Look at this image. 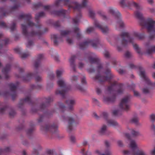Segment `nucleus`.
<instances>
[{"label": "nucleus", "mask_w": 155, "mask_h": 155, "mask_svg": "<svg viewBox=\"0 0 155 155\" xmlns=\"http://www.w3.org/2000/svg\"><path fill=\"white\" fill-rule=\"evenodd\" d=\"M63 72L61 71L57 70L56 71L57 76L58 78H60Z\"/></svg>", "instance_id": "obj_60"}, {"label": "nucleus", "mask_w": 155, "mask_h": 155, "mask_svg": "<svg viewBox=\"0 0 155 155\" xmlns=\"http://www.w3.org/2000/svg\"><path fill=\"white\" fill-rule=\"evenodd\" d=\"M9 115L11 117H13L16 114L15 112L13 110H11L9 113Z\"/></svg>", "instance_id": "obj_64"}, {"label": "nucleus", "mask_w": 155, "mask_h": 155, "mask_svg": "<svg viewBox=\"0 0 155 155\" xmlns=\"http://www.w3.org/2000/svg\"><path fill=\"white\" fill-rule=\"evenodd\" d=\"M144 37V34L136 31L132 32L130 35L128 32H124L115 38L114 43H110L115 47L119 51L122 50V48L118 46L119 44H121L122 46L125 47L131 44L136 51L139 54H141L140 48L137 44H135V42L137 40H143Z\"/></svg>", "instance_id": "obj_2"}, {"label": "nucleus", "mask_w": 155, "mask_h": 155, "mask_svg": "<svg viewBox=\"0 0 155 155\" xmlns=\"http://www.w3.org/2000/svg\"><path fill=\"white\" fill-rule=\"evenodd\" d=\"M130 97V95H128L122 99L119 105V107L120 109L126 111L129 110L130 108L129 102Z\"/></svg>", "instance_id": "obj_12"}, {"label": "nucleus", "mask_w": 155, "mask_h": 155, "mask_svg": "<svg viewBox=\"0 0 155 155\" xmlns=\"http://www.w3.org/2000/svg\"><path fill=\"white\" fill-rule=\"evenodd\" d=\"M96 91L98 95L101 94L102 92V90L100 87H97L96 88Z\"/></svg>", "instance_id": "obj_59"}, {"label": "nucleus", "mask_w": 155, "mask_h": 155, "mask_svg": "<svg viewBox=\"0 0 155 155\" xmlns=\"http://www.w3.org/2000/svg\"><path fill=\"white\" fill-rule=\"evenodd\" d=\"M89 45H91L93 48H96L101 46L102 44L99 38H97L92 40L87 39L80 44L79 46L81 49H83Z\"/></svg>", "instance_id": "obj_7"}, {"label": "nucleus", "mask_w": 155, "mask_h": 155, "mask_svg": "<svg viewBox=\"0 0 155 155\" xmlns=\"http://www.w3.org/2000/svg\"><path fill=\"white\" fill-rule=\"evenodd\" d=\"M149 43H146L145 45L147 48L146 53L147 54H152L153 52H155V46H150Z\"/></svg>", "instance_id": "obj_24"}, {"label": "nucleus", "mask_w": 155, "mask_h": 155, "mask_svg": "<svg viewBox=\"0 0 155 155\" xmlns=\"http://www.w3.org/2000/svg\"><path fill=\"white\" fill-rule=\"evenodd\" d=\"M34 130V125H32L31 126V128L28 129L26 131L27 134L28 135H30L33 132V130Z\"/></svg>", "instance_id": "obj_41"}, {"label": "nucleus", "mask_w": 155, "mask_h": 155, "mask_svg": "<svg viewBox=\"0 0 155 155\" xmlns=\"http://www.w3.org/2000/svg\"><path fill=\"white\" fill-rule=\"evenodd\" d=\"M94 24L95 26L101 30L103 33H107L109 31V29L107 26H102L96 20H94Z\"/></svg>", "instance_id": "obj_19"}, {"label": "nucleus", "mask_w": 155, "mask_h": 155, "mask_svg": "<svg viewBox=\"0 0 155 155\" xmlns=\"http://www.w3.org/2000/svg\"><path fill=\"white\" fill-rule=\"evenodd\" d=\"M130 147L133 150H134L137 147V145L135 141L134 140L130 141Z\"/></svg>", "instance_id": "obj_38"}, {"label": "nucleus", "mask_w": 155, "mask_h": 155, "mask_svg": "<svg viewBox=\"0 0 155 155\" xmlns=\"http://www.w3.org/2000/svg\"><path fill=\"white\" fill-rule=\"evenodd\" d=\"M41 130L45 132H49L52 134H56L58 132V126L56 124H46L45 126L41 125Z\"/></svg>", "instance_id": "obj_10"}, {"label": "nucleus", "mask_w": 155, "mask_h": 155, "mask_svg": "<svg viewBox=\"0 0 155 155\" xmlns=\"http://www.w3.org/2000/svg\"><path fill=\"white\" fill-rule=\"evenodd\" d=\"M34 7L35 8H37L41 7L43 6L42 3L41 2H38L37 4H35L33 5Z\"/></svg>", "instance_id": "obj_53"}, {"label": "nucleus", "mask_w": 155, "mask_h": 155, "mask_svg": "<svg viewBox=\"0 0 155 155\" xmlns=\"http://www.w3.org/2000/svg\"><path fill=\"white\" fill-rule=\"evenodd\" d=\"M10 29L11 31H13L16 29V24L14 22H12L11 25Z\"/></svg>", "instance_id": "obj_45"}, {"label": "nucleus", "mask_w": 155, "mask_h": 155, "mask_svg": "<svg viewBox=\"0 0 155 155\" xmlns=\"http://www.w3.org/2000/svg\"><path fill=\"white\" fill-rule=\"evenodd\" d=\"M19 83L17 82L15 84L10 83L9 84L10 90L11 91V95L12 98L13 100H14L15 98L17 96V93L16 90L18 86Z\"/></svg>", "instance_id": "obj_16"}, {"label": "nucleus", "mask_w": 155, "mask_h": 155, "mask_svg": "<svg viewBox=\"0 0 155 155\" xmlns=\"http://www.w3.org/2000/svg\"><path fill=\"white\" fill-rule=\"evenodd\" d=\"M125 56L127 58H130L132 55L131 53L129 51H127L125 54Z\"/></svg>", "instance_id": "obj_56"}, {"label": "nucleus", "mask_w": 155, "mask_h": 155, "mask_svg": "<svg viewBox=\"0 0 155 155\" xmlns=\"http://www.w3.org/2000/svg\"><path fill=\"white\" fill-rule=\"evenodd\" d=\"M146 22L148 23L147 30L150 34L149 38L150 39L153 40L155 38V21L152 18H149Z\"/></svg>", "instance_id": "obj_9"}, {"label": "nucleus", "mask_w": 155, "mask_h": 155, "mask_svg": "<svg viewBox=\"0 0 155 155\" xmlns=\"http://www.w3.org/2000/svg\"><path fill=\"white\" fill-rule=\"evenodd\" d=\"M118 87L119 88L117 91V93L118 94H120L123 93L124 91L123 86L122 84H120L118 85Z\"/></svg>", "instance_id": "obj_40"}, {"label": "nucleus", "mask_w": 155, "mask_h": 155, "mask_svg": "<svg viewBox=\"0 0 155 155\" xmlns=\"http://www.w3.org/2000/svg\"><path fill=\"white\" fill-rule=\"evenodd\" d=\"M80 153L82 155H92L91 153L90 152L85 150L84 148L81 149Z\"/></svg>", "instance_id": "obj_35"}, {"label": "nucleus", "mask_w": 155, "mask_h": 155, "mask_svg": "<svg viewBox=\"0 0 155 155\" xmlns=\"http://www.w3.org/2000/svg\"><path fill=\"white\" fill-rule=\"evenodd\" d=\"M150 153L151 155H155V147L151 150L150 152ZM133 155H148L143 150H138L137 152L133 151Z\"/></svg>", "instance_id": "obj_21"}, {"label": "nucleus", "mask_w": 155, "mask_h": 155, "mask_svg": "<svg viewBox=\"0 0 155 155\" xmlns=\"http://www.w3.org/2000/svg\"><path fill=\"white\" fill-rule=\"evenodd\" d=\"M33 44L34 43L33 41L29 40L26 44V46L28 48H29L33 45Z\"/></svg>", "instance_id": "obj_57"}, {"label": "nucleus", "mask_w": 155, "mask_h": 155, "mask_svg": "<svg viewBox=\"0 0 155 155\" xmlns=\"http://www.w3.org/2000/svg\"><path fill=\"white\" fill-rule=\"evenodd\" d=\"M108 11L115 17V18L117 20V24L120 28H123L125 27L126 24L121 19L120 14L117 9L110 7L108 8Z\"/></svg>", "instance_id": "obj_8"}, {"label": "nucleus", "mask_w": 155, "mask_h": 155, "mask_svg": "<svg viewBox=\"0 0 155 155\" xmlns=\"http://www.w3.org/2000/svg\"><path fill=\"white\" fill-rule=\"evenodd\" d=\"M104 143L107 148L105 150L104 153H102L100 150H96L95 151V153L98 155H111L112 153L110 149L108 148L110 146V143L107 140L105 141Z\"/></svg>", "instance_id": "obj_18"}, {"label": "nucleus", "mask_w": 155, "mask_h": 155, "mask_svg": "<svg viewBox=\"0 0 155 155\" xmlns=\"http://www.w3.org/2000/svg\"><path fill=\"white\" fill-rule=\"evenodd\" d=\"M14 50L15 52L20 54V56L22 58H25L29 56L30 55L28 53H20V49L19 48H15L14 49Z\"/></svg>", "instance_id": "obj_30"}, {"label": "nucleus", "mask_w": 155, "mask_h": 155, "mask_svg": "<svg viewBox=\"0 0 155 155\" xmlns=\"http://www.w3.org/2000/svg\"><path fill=\"white\" fill-rule=\"evenodd\" d=\"M45 15V14L43 12L36 14L35 19L37 24H35L30 20L31 17L30 14L21 13L19 15L18 17L19 19H25L27 23V25L23 24L21 25L22 34L26 38H29L35 35L40 36L43 34L40 29L41 25L38 20Z\"/></svg>", "instance_id": "obj_1"}, {"label": "nucleus", "mask_w": 155, "mask_h": 155, "mask_svg": "<svg viewBox=\"0 0 155 155\" xmlns=\"http://www.w3.org/2000/svg\"><path fill=\"white\" fill-rule=\"evenodd\" d=\"M53 84L52 83L48 81L47 85V87L48 89L50 88L53 87Z\"/></svg>", "instance_id": "obj_61"}, {"label": "nucleus", "mask_w": 155, "mask_h": 155, "mask_svg": "<svg viewBox=\"0 0 155 155\" xmlns=\"http://www.w3.org/2000/svg\"><path fill=\"white\" fill-rule=\"evenodd\" d=\"M31 87L32 89L35 88L37 89H40L42 88V86L41 85L35 86V85L32 84L31 86Z\"/></svg>", "instance_id": "obj_47"}, {"label": "nucleus", "mask_w": 155, "mask_h": 155, "mask_svg": "<svg viewBox=\"0 0 155 155\" xmlns=\"http://www.w3.org/2000/svg\"><path fill=\"white\" fill-rule=\"evenodd\" d=\"M11 150L10 148L9 147H6L4 150L0 149V155H2L4 153L9 152Z\"/></svg>", "instance_id": "obj_39"}, {"label": "nucleus", "mask_w": 155, "mask_h": 155, "mask_svg": "<svg viewBox=\"0 0 155 155\" xmlns=\"http://www.w3.org/2000/svg\"><path fill=\"white\" fill-rule=\"evenodd\" d=\"M117 82L116 81H114L111 85L109 86L107 88V91L108 92L111 93L113 90V89L114 86L117 84Z\"/></svg>", "instance_id": "obj_32"}, {"label": "nucleus", "mask_w": 155, "mask_h": 155, "mask_svg": "<svg viewBox=\"0 0 155 155\" xmlns=\"http://www.w3.org/2000/svg\"><path fill=\"white\" fill-rule=\"evenodd\" d=\"M78 77L76 76H73L71 77V82L74 83H75L78 79Z\"/></svg>", "instance_id": "obj_46"}, {"label": "nucleus", "mask_w": 155, "mask_h": 155, "mask_svg": "<svg viewBox=\"0 0 155 155\" xmlns=\"http://www.w3.org/2000/svg\"><path fill=\"white\" fill-rule=\"evenodd\" d=\"M104 57L107 58H109L110 57V54L109 52L107 51H105L104 52Z\"/></svg>", "instance_id": "obj_48"}, {"label": "nucleus", "mask_w": 155, "mask_h": 155, "mask_svg": "<svg viewBox=\"0 0 155 155\" xmlns=\"http://www.w3.org/2000/svg\"><path fill=\"white\" fill-rule=\"evenodd\" d=\"M143 92L145 94H148L150 93L149 89L147 87H145L143 89Z\"/></svg>", "instance_id": "obj_58"}, {"label": "nucleus", "mask_w": 155, "mask_h": 155, "mask_svg": "<svg viewBox=\"0 0 155 155\" xmlns=\"http://www.w3.org/2000/svg\"><path fill=\"white\" fill-rule=\"evenodd\" d=\"M11 69V65L9 64H6L5 67L2 70V72L5 75V79H8L9 76L8 74V72Z\"/></svg>", "instance_id": "obj_22"}, {"label": "nucleus", "mask_w": 155, "mask_h": 155, "mask_svg": "<svg viewBox=\"0 0 155 155\" xmlns=\"http://www.w3.org/2000/svg\"><path fill=\"white\" fill-rule=\"evenodd\" d=\"M107 123L111 126L114 127H117L119 126L118 123L115 120H110L107 121Z\"/></svg>", "instance_id": "obj_33"}, {"label": "nucleus", "mask_w": 155, "mask_h": 155, "mask_svg": "<svg viewBox=\"0 0 155 155\" xmlns=\"http://www.w3.org/2000/svg\"><path fill=\"white\" fill-rule=\"evenodd\" d=\"M88 60L91 64L96 63L98 64L97 71L99 73L93 78L95 81H97L100 83L105 82L106 81H110V80L114 77V75L111 73L110 69H106L105 71L103 73L104 75H101L100 73H102L103 68L102 65L100 64V59L95 54L90 52L86 54Z\"/></svg>", "instance_id": "obj_3"}, {"label": "nucleus", "mask_w": 155, "mask_h": 155, "mask_svg": "<svg viewBox=\"0 0 155 155\" xmlns=\"http://www.w3.org/2000/svg\"><path fill=\"white\" fill-rule=\"evenodd\" d=\"M79 29L78 27H75L74 29V31L77 33V39H79L81 38V35L79 32Z\"/></svg>", "instance_id": "obj_36"}, {"label": "nucleus", "mask_w": 155, "mask_h": 155, "mask_svg": "<svg viewBox=\"0 0 155 155\" xmlns=\"http://www.w3.org/2000/svg\"><path fill=\"white\" fill-rule=\"evenodd\" d=\"M70 32V31H62L61 32V35L60 36L55 34L52 35L51 38L53 41L54 45H58L62 41V37L69 34Z\"/></svg>", "instance_id": "obj_11"}, {"label": "nucleus", "mask_w": 155, "mask_h": 155, "mask_svg": "<svg viewBox=\"0 0 155 155\" xmlns=\"http://www.w3.org/2000/svg\"><path fill=\"white\" fill-rule=\"evenodd\" d=\"M42 54H39L37 56L36 60L35 61L34 66L35 69L37 70L40 66L41 60L43 58Z\"/></svg>", "instance_id": "obj_23"}, {"label": "nucleus", "mask_w": 155, "mask_h": 155, "mask_svg": "<svg viewBox=\"0 0 155 155\" xmlns=\"http://www.w3.org/2000/svg\"><path fill=\"white\" fill-rule=\"evenodd\" d=\"M66 103L68 106L67 110H66L65 106L64 104L62 103L59 104L61 114L60 118L63 121H68V131L70 132L73 130L72 127V124L74 120L72 117H66V114L68 111H72L74 110V106L75 104V101L74 100L69 99L66 101Z\"/></svg>", "instance_id": "obj_4"}, {"label": "nucleus", "mask_w": 155, "mask_h": 155, "mask_svg": "<svg viewBox=\"0 0 155 155\" xmlns=\"http://www.w3.org/2000/svg\"><path fill=\"white\" fill-rule=\"evenodd\" d=\"M94 30V29L93 27H90L87 28L86 30V32L87 33H90L93 31Z\"/></svg>", "instance_id": "obj_49"}, {"label": "nucleus", "mask_w": 155, "mask_h": 155, "mask_svg": "<svg viewBox=\"0 0 155 155\" xmlns=\"http://www.w3.org/2000/svg\"><path fill=\"white\" fill-rule=\"evenodd\" d=\"M150 121L152 123L150 128L151 130L155 131V124L154 123L155 122V114H152L150 116Z\"/></svg>", "instance_id": "obj_28"}, {"label": "nucleus", "mask_w": 155, "mask_h": 155, "mask_svg": "<svg viewBox=\"0 0 155 155\" xmlns=\"http://www.w3.org/2000/svg\"><path fill=\"white\" fill-rule=\"evenodd\" d=\"M115 97L114 96H113L110 97H104L103 101L104 102L107 103L113 102L115 100Z\"/></svg>", "instance_id": "obj_31"}, {"label": "nucleus", "mask_w": 155, "mask_h": 155, "mask_svg": "<svg viewBox=\"0 0 155 155\" xmlns=\"http://www.w3.org/2000/svg\"><path fill=\"white\" fill-rule=\"evenodd\" d=\"M89 14L90 17L92 18H94L95 16V13L94 11L91 10H90Z\"/></svg>", "instance_id": "obj_55"}, {"label": "nucleus", "mask_w": 155, "mask_h": 155, "mask_svg": "<svg viewBox=\"0 0 155 155\" xmlns=\"http://www.w3.org/2000/svg\"><path fill=\"white\" fill-rule=\"evenodd\" d=\"M140 71V75L141 78L145 81L148 85H151L153 87H155V82L152 83L147 76L145 71L143 68L141 66L138 67Z\"/></svg>", "instance_id": "obj_15"}, {"label": "nucleus", "mask_w": 155, "mask_h": 155, "mask_svg": "<svg viewBox=\"0 0 155 155\" xmlns=\"http://www.w3.org/2000/svg\"><path fill=\"white\" fill-rule=\"evenodd\" d=\"M51 14L58 16H65V15L68 14V12L66 10L61 9L59 11H54L51 12Z\"/></svg>", "instance_id": "obj_25"}, {"label": "nucleus", "mask_w": 155, "mask_h": 155, "mask_svg": "<svg viewBox=\"0 0 155 155\" xmlns=\"http://www.w3.org/2000/svg\"><path fill=\"white\" fill-rule=\"evenodd\" d=\"M75 87L76 88L80 91L81 92L84 91V90L80 85L76 84L75 85Z\"/></svg>", "instance_id": "obj_50"}, {"label": "nucleus", "mask_w": 155, "mask_h": 155, "mask_svg": "<svg viewBox=\"0 0 155 155\" xmlns=\"http://www.w3.org/2000/svg\"><path fill=\"white\" fill-rule=\"evenodd\" d=\"M25 103L28 104H30L32 103V101L31 99V95L30 94L26 96L25 98L21 99L20 100V102L18 105V107L19 108L21 107V106L23 104Z\"/></svg>", "instance_id": "obj_20"}, {"label": "nucleus", "mask_w": 155, "mask_h": 155, "mask_svg": "<svg viewBox=\"0 0 155 155\" xmlns=\"http://www.w3.org/2000/svg\"><path fill=\"white\" fill-rule=\"evenodd\" d=\"M81 83L83 84H87V82L86 80V78L84 76H83L81 78Z\"/></svg>", "instance_id": "obj_54"}, {"label": "nucleus", "mask_w": 155, "mask_h": 155, "mask_svg": "<svg viewBox=\"0 0 155 155\" xmlns=\"http://www.w3.org/2000/svg\"><path fill=\"white\" fill-rule=\"evenodd\" d=\"M34 76V75L33 74L31 73H28L25 76L22 77V80L25 82L28 81L32 78ZM16 77L18 78H21V76L19 75H16Z\"/></svg>", "instance_id": "obj_27"}, {"label": "nucleus", "mask_w": 155, "mask_h": 155, "mask_svg": "<svg viewBox=\"0 0 155 155\" xmlns=\"http://www.w3.org/2000/svg\"><path fill=\"white\" fill-rule=\"evenodd\" d=\"M57 83L59 88L56 90L55 94L57 95H60L64 98L65 93L69 90L67 86L65 81L63 78H61L58 79Z\"/></svg>", "instance_id": "obj_6"}, {"label": "nucleus", "mask_w": 155, "mask_h": 155, "mask_svg": "<svg viewBox=\"0 0 155 155\" xmlns=\"http://www.w3.org/2000/svg\"><path fill=\"white\" fill-rule=\"evenodd\" d=\"M81 16V13H79L77 16L75 18L73 19V24L76 25L79 22L80 17Z\"/></svg>", "instance_id": "obj_34"}, {"label": "nucleus", "mask_w": 155, "mask_h": 155, "mask_svg": "<svg viewBox=\"0 0 155 155\" xmlns=\"http://www.w3.org/2000/svg\"><path fill=\"white\" fill-rule=\"evenodd\" d=\"M130 132L131 135L134 137H136L140 135V134L138 131L134 129H132L131 130Z\"/></svg>", "instance_id": "obj_37"}, {"label": "nucleus", "mask_w": 155, "mask_h": 155, "mask_svg": "<svg viewBox=\"0 0 155 155\" xmlns=\"http://www.w3.org/2000/svg\"><path fill=\"white\" fill-rule=\"evenodd\" d=\"M133 92H134V95L135 96L137 97H140V94L137 91H135V90H134Z\"/></svg>", "instance_id": "obj_63"}, {"label": "nucleus", "mask_w": 155, "mask_h": 155, "mask_svg": "<svg viewBox=\"0 0 155 155\" xmlns=\"http://www.w3.org/2000/svg\"><path fill=\"white\" fill-rule=\"evenodd\" d=\"M131 121L136 125L138 124V119L137 117H134L132 118L131 120Z\"/></svg>", "instance_id": "obj_43"}, {"label": "nucleus", "mask_w": 155, "mask_h": 155, "mask_svg": "<svg viewBox=\"0 0 155 155\" xmlns=\"http://www.w3.org/2000/svg\"><path fill=\"white\" fill-rule=\"evenodd\" d=\"M120 4L122 6H132L136 8L137 9H141L142 8L138 4L134 2H132L130 3L127 0H120Z\"/></svg>", "instance_id": "obj_17"}, {"label": "nucleus", "mask_w": 155, "mask_h": 155, "mask_svg": "<svg viewBox=\"0 0 155 155\" xmlns=\"http://www.w3.org/2000/svg\"><path fill=\"white\" fill-rule=\"evenodd\" d=\"M138 5L142 8L141 9H137V11L135 12V14L136 17L138 18L140 20V25L144 27H145L147 29V26L148 25V23L146 22L147 21V19H145L143 17L142 14L140 12L139 10H141L142 9V7L139 4Z\"/></svg>", "instance_id": "obj_14"}, {"label": "nucleus", "mask_w": 155, "mask_h": 155, "mask_svg": "<svg viewBox=\"0 0 155 155\" xmlns=\"http://www.w3.org/2000/svg\"><path fill=\"white\" fill-rule=\"evenodd\" d=\"M52 101L50 97L47 100V101L45 104H42L39 106H36L33 107L31 108V111L33 112H36L38 111H40L42 112L45 110L47 107L48 106L49 103Z\"/></svg>", "instance_id": "obj_13"}, {"label": "nucleus", "mask_w": 155, "mask_h": 155, "mask_svg": "<svg viewBox=\"0 0 155 155\" xmlns=\"http://www.w3.org/2000/svg\"><path fill=\"white\" fill-rule=\"evenodd\" d=\"M76 58V57L75 56L72 55L69 59L70 66L74 71H75V65L74 61Z\"/></svg>", "instance_id": "obj_29"}, {"label": "nucleus", "mask_w": 155, "mask_h": 155, "mask_svg": "<svg viewBox=\"0 0 155 155\" xmlns=\"http://www.w3.org/2000/svg\"><path fill=\"white\" fill-rule=\"evenodd\" d=\"M35 80L36 81L38 82L41 81L42 80V78L40 76H37L35 77Z\"/></svg>", "instance_id": "obj_62"}, {"label": "nucleus", "mask_w": 155, "mask_h": 155, "mask_svg": "<svg viewBox=\"0 0 155 155\" xmlns=\"http://www.w3.org/2000/svg\"><path fill=\"white\" fill-rule=\"evenodd\" d=\"M48 77L50 80H52L54 78V74L52 72H50L48 74Z\"/></svg>", "instance_id": "obj_51"}, {"label": "nucleus", "mask_w": 155, "mask_h": 155, "mask_svg": "<svg viewBox=\"0 0 155 155\" xmlns=\"http://www.w3.org/2000/svg\"><path fill=\"white\" fill-rule=\"evenodd\" d=\"M101 117L105 120H107L108 117V114L107 112H104L101 115Z\"/></svg>", "instance_id": "obj_42"}, {"label": "nucleus", "mask_w": 155, "mask_h": 155, "mask_svg": "<svg viewBox=\"0 0 155 155\" xmlns=\"http://www.w3.org/2000/svg\"><path fill=\"white\" fill-rule=\"evenodd\" d=\"M70 140L72 143H74L76 142V138L74 136L71 135L70 136Z\"/></svg>", "instance_id": "obj_52"}, {"label": "nucleus", "mask_w": 155, "mask_h": 155, "mask_svg": "<svg viewBox=\"0 0 155 155\" xmlns=\"http://www.w3.org/2000/svg\"><path fill=\"white\" fill-rule=\"evenodd\" d=\"M71 0H56L53 5H48L44 7L45 10L49 11L52 8L55 7H61L62 6V2H63L65 5H68L69 8H72L75 10H79L80 9L85 7L88 2V0H82L81 4L77 2L71 3Z\"/></svg>", "instance_id": "obj_5"}, {"label": "nucleus", "mask_w": 155, "mask_h": 155, "mask_svg": "<svg viewBox=\"0 0 155 155\" xmlns=\"http://www.w3.org/2000/svg\"><path fill=\"white\" fill-rule=\"evenodd\" d=\"M44 115H41L39 119H38V122L39 123H41L42 122L43 120V118L46 116L48 115V114L46 113H44Z\"/></svg>", "instance_id": "obj_44"}, {"label": "nucleus", "mask_w": 155, "mask_h": 155, "mask_svg": "<svg viewBox=\"0 0 155 155\" xmlns=\"http://www.w3.org/2000/svg\"><path fill=\"white\" fill-rule=\"evenodd\" d=\"M99 133L101 135H107L110 133V132L107 130V126L106 125H103L99 131Z\"/></svg>", "instance_id": "obj_26"}]
</instances>
